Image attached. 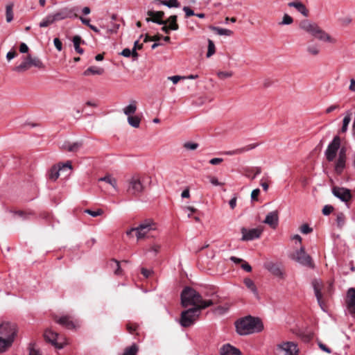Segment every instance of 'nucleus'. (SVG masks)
I'll list each match as a JSON object with an SVG mask.
<instances>
[{
	"label": "nucleus",
	"mask_w": 355,
	"mask_h": 355,
	"mask_svg": "<svg viewBox=\"0 0 355 355\" xmlns=\"http://www.w3.org/2000/svg\"><path fill=\"white\" fill-rule=\"evenodd\" d=\"M54 20H53V18L52 17V15L50 14V15H48L39 24L40 27L41 28H44V27H47L49 26V25L52 24L53 23H54Z\"/></svg>",
	"instance_id": "ea45409f"
},
{
	"label": "nucleus",
	"mask_w": 355,
	"mask_h": 355,
	"mask_svg": "<svg viewBox=\"0 0 355 355\" xmlns=\"http://www.w3.org/2000/svg\"><path fill=\"white\" fill-rule=\"evenodd\" d=\"M183 10L185 12L186 17H189L191 16L195 15L194 12L188 6L183 7Z\"/></svg>",
	"instance_id": "bf43d9fd"
},
{
	"label": "nucleus",
	"mask_w": 355,
	"mask_h": 355,
	"mask_svg": "<svg viewBox=\"0 0 355 355\" xmlns=\"http://www.w3.org/2000/svg\"><path fill=\"white\" fill-rule=\"evenodd\" d=\"M137 110V103L135 101H132L130 103L123 108V112L128 116H132L135 114Z\"/></svg>",
	"instance_id": "c756f323"
},
{
	"label": "nucleus",
	"mask_w": 355,
	"mask_h": 355,
	"mask_svg": "<svg viewBox=\"0 0 355 355\" xmlns=\"http://www.w3.org/2000/svg\"><path fill=\"white\" fill-rule=\"evenodd\" d=\"M128 123L133 128H139L141 119L138 116H129L128 117Z\"/></svg>",
	"instance_id": "4c0bfd02"
},
{
	"label": "nucleus",
	"mask_w": 355,
	"mask_h": 355,
	"mask_svg": "<svg viewBox=\"0 0 355 355\" xmlns=\"http://www.w3.org/2000/svg\"><path fill=\"white\" fill-rule=\"evenodd\" d=\"M300 28L310 34L318 40L329 43H336V40L331 37L327 33L322 30L316 23L308 19L302 20L300 23Z\"/></svg>",
	"instance_id": "20e7f679"
},
{
	"label": "nucleus",
	"mask_w": 355,
	"mask_h": 355,
	"mask_svg": "<svg viewBox=\"0 0 355 355\" xmlns=\"http://www.w3.org/2000/svg\"><path fill=\"white\" fill-rule=\"evenodd\" d=\"M55 322L68 329H75L79 327L78 321H74L70 315H62L55 318Z\"/></svg>",
	"instance_id": "2eb2a0df"
},
{
	"label": "nucleus",
	"mask_w": 355,
	"mask_h": 355,
	"mask_svg": "<svg viewBox=\"0 0 355 355\" xmlns=\"http://www.w3.org/2000/svg\"><path fill=\"white\" fill-rule=\"evenodd\" d=\"M241 268L242 269H243L244 270H245L246 272H251L252 271V267L250 266V265L247 263L246 261H243V263L241 265Z\"/></svg>",
	"instance_id": "69168bd1"
},
{
	"label": "nucleus",
	"mask_w": 355,
	"mask_h": 355,
	"mask_svg": "<svg viewBox=\"0 0 355 355\" xmlns=\"http://www.w3.org/2000/svg\"><path fill=\"white\" fill-rule=\"evenodd\" d=\"M279 216L277 211H271L268 213L263 223L268 225L272 229H275L278 225Z\"/></svg>",
	"instance_id": "412c9836"
},
{
	"label": "nucleus",
	"mask_w": 355,
	"mask_h": 355,
	"mask_svg": "<svg viewBox=\"0 0 355 355\" xmlns=\"http://www.w3.org/2000/svg\"><path fill=\"white\" fill-rule=\"evenodd\" d=\"M300 231L302 234H307L312 232L313 229L308 224H303L300 227Z\"/></svg>",
	"instance_id": "603ef678"
},
{
	"label": "nucleus",
	"mask_w": 355,
	"mask_h": 355,
	"mask_svg": "<svg viewBox=\"0 0 355 355\" xmlns=\"http://www.w3.org/2000/svg\"><path fill=\"white\" fill-rule=\"evenodd\" d=\"M260 193V190L259 189H254L252 193H251V198L252 200H257V197L259 195Z\"/></svg>",
	"instance_id": "e2e57ef3"
},
{
	"label": "nucleus",
	"mask_w": 355,
	"mask_h": 355,
	"mask_svg": "<svg viewBox=\"0 0 355 355\" xmlns=\"http://www.w3.org/2000/svg\"><path fill=\"white\" fill-rule=\"evenodd\" d=\"M215 51L216 47L214 42L211 40L208 39V50L207 53V57L210 58L215 53Z\"/></svg>",
	"instance_id": "37998d69"
},
{
	"label": "nucleus",
	"mask_w": 355,
	"mask_h": 355,
	"mask_svg": "<svg viewBox=\"0 0 355 355\" xmlns=\"http://www.w3.org/2000/svg\"><path fill=\"white\" fill-rule=\"evenodd\" d=\"M177 18L178 17L176 15H171L169 17L168 20H166L167 22L170 23L169 28H171L172 31H177L179 28V26L177 23Z\"/></svg>",
	"instance_id": "58836bf2"
},
{
	"label": "nucleus",
	"mask_w": 355,
	"mask_h": 355,
	"mask_svg": "<svg viewBox=\"0 0 355 355\" xmlns=\"http://www.w3.org/2000/svg\"><path fill=\"white\" fill-rule=\"evenodd\" d=\"M139 348L136 344H132L131 346L126 347L122 355H137Z\"/></svg>",
	"instance_id": "e433bc0d"
},
{
	"label": "nucleus",
	"mask_w": 355,
	"mask_h": 355,
	"mask_svg": "<svg viewBox=\"0 0 355 355\" xmlns=\"http://www.w3.org/2000/svg\"><path fill=\"white\" fill-rule=\"evenodd\" d=\"M223 161V159L222 158L216 157V158L211 159L209 160V163L212 165H217V164H220Z\"/></svg>",
	"instance_id": "338daca9"
},
{
	"label": "nucleus",
	"mask_w": 355,
	"mask_h": 355,
	"mask_svg": "<svg viewBox=\"0 0 355 355\" xmlns=\"http://www.w3.org/2000/svg\"><path fill=\"white\" fill-rule=\"evenodd\" d=\"M236 200L237 197L234 196L230 201L229 205L232 209H234L235 207L236 206Z\"/></svg>",
	"instance_id": "774afa93"
},
{
	"label": "nucleus",
	"mask_w": 355,
	"mask_h": 355,
	"mask_svg": "<svg viewBox=\"0 0 355 355\" xmlns=\"http://www.w3.org/2000/svg\"><path fill=\"white\" fill-rule=\"evenodd\" d=\"M148 15L151 17V18H146V21H153L159 25H166L167 24L166 21L162 20V18L164 16V12L163 11H153L149 10L147 12Z\"/></svg>",
	"instance_id": "6ab92c4d"
},
{
	"label": "nucleus",
	"mask_w": 355,
	"mask_h": 355,
	"mask_svg": "<svg viewBox=\"0 0 355 355\" xmlns=\"http://www.w3.org/2000/svg\"><path fill=\"white\" fill-rule=\"evenodd\" d=\"M160 248V245L155 243L150 246V251L154 252L155 254H157L159 252Z\"/></svg>",
	"instance_id": "13d9d810"
},
{
	"label": "nucleus",
	"mask_w": 355,
	"mask_h": 355,
	"mask_svg": "<svg viewBox=\"0 0 355 355\" xmlns=\"http://www.w3.org/2000/svg\"><path fill=\"white\" fill-rule=\"evenodd\" d=\"M257 146V144H251L249 145H247L245 146H243L242 148H236L233 150H228L223 153V154L226 155H240L242 153H244L245 152H248L249 150H251L254 148H255Z\"/></svg>",
	"instance_id": "393cba45"
},
{
	"label": "nucleus",
	"mask_w": 355,
	"mask_h": 355,
	"mask_svg": "<svg viewBox=\"0 0 355 355\" xmlns=\"http://www.w3.org/2000/svg\"><path fill=\"white\" fill-rule=\"evenodd\" d=\"M141 272L145 277L148 278L151 275L153 271L151 270L142 268L141 270Z\"/></svg>",
	"instance_id": "680f3d73"
},
{
	"label": "nucleus",
	"mask_w": 355,
	"mask_h": 355,
	"mask_svg": "<svg viewBox=\"0 0 355 355\" xmlns=\"http://www.w3.org/2000/svg\"><path fill=\"white\" fill-rule=\"evenodd\" d=\"M162 4L168 8H178L180 7V3L178 0H159Z\"/></svg>",
	"instance_id": "79ce46f5"
},
{
	"label": "nucleus",
	"mask_w": 355,
	"mask_h": 355,
	"mask_svg": "<svg viewBox=\"0 0 355 355\" xmlns=\"http://www.w3.org/2000/svg\"><path fill=\"white\" fill-rule=\"evenodd\" d=\"M158 230V225L152 218H146L141 221L137 227L136 237L137 240L144 239L145 238L154 237L153 233Z\"/></svg>",
	"instance_id": "39448f33"
},
{
	"label": "nucleus",
	"mask_w": 355,
	"mask_h": 355,
	"mask_svg": "<svg viewBox=\"0 0 355 355\" xmlns=\"http://www.w3.org/2000/svg\"><path fill=\"white\" fill-rule=\"evenodd\" d=\"M277 349L283 352L284 355H296L297 346L293 342H286L277 345Z\"/></svg>",
	"instance_id": "f3484780"
},
{
	"label": "nucleus",
	"mask_w": 355,
	"mask_h": 355,
	"mask_svg": "<svg viewBox=\"0 0 355 355\" xmlns=\"http://www.w3.org/2000/svg\"><path fill=\"white\" fill-rule=\"evenodd\" d=\"M345 303L349 313L355 314V288H350L347 290Z\"/></svg>",
	"instance_id": "a211bd4d"
},
{
	"label": "nucleus",
	"mask_w": 355,
	"mask_h": 355,
	"mask_svg": "<svg viewBox=\"0 0 355 355\" xmlns=\"http://www.w3.org/2000/svg\"><path fill=\"white\" fill-rule=\"evenodd\" d=\"M236 332L241 336L258 333L263 330V325L259 318L250 315L241 318L235 322Z\"/></svg>",
	"instance_id": "7ed1b4c3"
},
{
	"label": "nucleus",
	"mask_w": 355,
	"mask_h": 355,
	"mask_svg": "<svg viewBox=\"0 0 355 355\" xmlns=\"http://www.w3.org/2000/svg\"><path fill=\"white\" fill-rule=\"evenodd\" d=\"M350 121H351V117H350V116L349 114L346 115L344 117L343 121V126H342V128H341V131L343 132H345L347 131V127H348V125H349Z\"/></svg>",
	"instance_id": "49530a36"
},
{
	"label": "nucleus",
	"mask_w": 355,
	"mask_h": 355,
	"mask_svg": "<svg viewBox=\"0 0 355 355\" xmlns=\"http://www.w3.org/2000/svg\"><path fill=\"white\" fill-rule=\"evenodd\" d=\"M17 53L15 51H10L7 53L6 58L8 61L11 60L17 56Z\"/></svg>",
	"instance_id": "0e129e2a"
},
{
	"label": "nucleus",
	"mask_w": 355,
	"mask_h": 355,
	"mask_svg": "<svg viewBox=\"0 0 355 355\" xmlns=\"http://www.w3.org/2000/svg\"><path fill=\"white\" fill-rule=\"evenodd\" d=\"M245 176L251 178V180H254L257 175H259L261 173V167H252V168H245Z\"/></svg>",
	"instance_id": "bb28decb"
},
{
	"label": "nucleus",
	"mask_w": 355,
	"mask_h": 355,
	"mask_svg": "<svg viewBox=\"0 0 355 355\" xmlns=\"http://www.w3.org/2000/svg\"><path fill=\"white\" fill-rule=\"evenodd\" d=\"M243 282L245 286L250 289L254 295H257L258 294L257 286L251 279L245 278L244 279Z\"/></svg>",
	"instance_id": "72a5a7b5"
},
{
	"label": "nucleus",
	"mask_w": 355,
	"mask_h": 355,
	"mask_svg": "<svg viewBox=\"0 0 355 355\" xmlns=\"http://www.w3.org/2000/svg\"><path fill=\"white\" fill-rule=\"evenodd\" d=\"M78 11L77 7L63 8L53 14H51L54 21L65 19L67 18L77 17L76 12Z\"/></svg>",
	"instance_id": "9d476101"
},
{
	"label": "nucleus",
	"mask_w": 355,
	"mask_h": 355,
	"mask_svg": "<svg viewBox=\"0 0 355 355\" xmlns=\"http://www.w3.org/2000/svg\"><path fill=\"white\" fill-rule=\"evenodd\" d=\"M220 355H241V352L239 349L232 346L230 344L223 345L220 349Z\"/></svg>",
	"instance_id": "5701e85b"
},
{
	"label": "nucleus",
	"mask_w": 355,
	"mask_h": 355,
	"mask_svg": "<svg viewBox=\"0 0 355 355\" xmlns=\"http://www.w3.org/2000/svg\"><path fill=\"white\" fill-rule=\"evenodd\" d=\"M292 259L304 266L310 268L315 267L312 258L305 252L304 247H301L300 250H297L292 256Z\"/></svg>",
	"instance_id": "6e6552de"
},
{
	"label": "nucleus",
	"mask_w": 355,
	"mask_h": 355,
	"mask_svg": "<svg viewBox=\"0 0 355 355\" xmlns=\"http://www.w3.org/2000/svg\"><path fill=\"white\" fill-rule=\"evenodd\" d=\"M340 146V138L339 136H335L324 152L325 157L329 162H332L335 159Z\"/></svg>",
	"instance_id": "9b49d317"
},
{
	"label": "nucleus",
	"mask_w": 355,
	"mask_h": 355,
	"mask_svg": "<svg viewBox=\"0 0 355 355\" xmlns=\"http://www.w3.org/2000/svg\"><path fill=\"white\" fill-rule=\"evenodd\" d=\"M108 266L110 268H112L114 270V273L116 275H121L123 273L122 269L120 266V262L116 259H111L109 263Z\"/></svg>",
	"instance_id": "cd10ccee"
},
{
	"label": "nucleus",
	"mask_w": 355,
	"mask_h": 355,
	"mask_svg": "<svg viewBox=\"0 0 355 355\" xmlns=\"http://www.w3.org/2000/svg\"><path fill=\"white\" fill-rule=\"evenodd\" d=\"M84 43V41H82L80 36L76 35L73 38V43L75 48V50L77 53L79 54H83L84 52V50L80 47V43Z\"/></svg>",
	"instance_id": "473e14b6"
},
{
	"label": "nucleus",
	"mask_w": 355,
	"mask_h": 355,
	"mask_svg": "<svg viewBox=\"0 0 355 355\" xmlns=\"http://www.w3.org/2000/svg\"><path fill=\"white\" fill-rule=\"evenodd\" d=\"M66 169H72L71 162L67 161L64 164H58V165L53 166L48 172V179L53 182L56 181L60 176V173Z\"/></svg>",
	"instance_id": "f8f14e48"
},
{
	"label": "nucleus",
	"mask_w": 355,
	"mask_h": 355,
	"mask_svg": "<svg viewBox=\"0 0 355 355\" xmlns=\"http://www.w3.org/2000/svg\"><path fill=\"white\" fill-rule=\"evenodd\" d=\"M17 326L10 322H3L0 324V353L9 349L17 335Z\"/></svg>",
	"instance_id": "f03ea898"
},
{
	"label": "nucleus",
	"mask_w": 355,
	"mask_h": 355,
	"mask_svg": "<svg viewBox=\"0 0 355 355\" xmlns=\"http://www.w3.org/2000/svg\"><path fill=\"white\" fill-rule=\"evenodd\" d=\"M168 79L171 80L173 84H176L181 79H186V76H173L168 77Z\"/></svg>",
	"instance_id": "4d7b16f0"
},
{
	"label": "nucleus",
	"mask_w": 355,
	"mask_h": 355,
	"mask_svg": "<svg viewBox=\"0 0 355 355\" xmlns=\"http://www.w3.org/2000/svg\"><path fill=\"white\" fill-rule=\"evenodd\" d=\"M199 308H190L181 313L179 322L183 327H189L193 325L200 315Z\"/></svg>",
	"instance_id": "0eeeda50"
},
{
	"label": "nucleus",
	"mask_w": 355,
	"mask_h": 355,
	"mask_svg": "<svg viewBox=\"0 0 355 355\" xmlns=\"http://www.w3.org/2000/svg\"><path fill=\"white\" fill-rule=\"evenodd\" d=\"M137 327L138 325L136 324L128 323L126 325L127 330L130 334H133L137 329Z\"/></svg>",
	"instance_id": "5fc2aeb1"
},
{
	"label": "nucleus",
	"mask_w": 355,
	"mask_h": 355,
	"mask_svg": "<svg viewBox=\"0 0 355 355\" xmlns=\"http://www.w3.org/2000/svg\"><path fill=\"white\" fill-rule=\"evenodd\" d=\"M13 5L8 4L6 7V15L7 22H10L13 19Z\"/></svg>",
	"instance_id": "a19ab883"
},
{
	"label": "nucleus",
	"mask_w": 355,
	"mask_h": 355,
	"mask_svg": "<svg viewBox=\"0 0 355 355\" xmlns=\"http://www.w3.org/2000/svg\"><path fill=\"white\" fill-rule=\"evenodd\" d=\"M264 267L273 275L281 278L283 277L284 273L279 264L273 262H268L264 264Z\"/></svg>",
	"instance_id": "4be33fe9"
},
{
	"label": "nucleus",
	"mask_w": 355,
	"mask_h": 355,
	"mask_svg": "<svg viewBox=\"0 0 355 355\" xmlns=\"http://www.w3.org/2000/svg\"><path fill=\"white\" fill-rule=\"evenodd\" d=\"M289 7L295 8L299 12L303 15L304 17L309 15V10L306 6L300 1H293L288 3Z\"/></svg>",
	"instance_id": "a878e982"
},
{
	"label": "nucleus",
	"mask_w": 355,
	"mask_h": 355,
	"mask_svg": "<svg viewBox=\"0 0 355 355\" xmlns=\"http://www.w3.org/2000/svg\"><path fill=\"white\" fill-rule=\"evenodd\" d=\"M83 146V143L81 141H77L74 143H71L69 141H65L61 146V148L63 150L67 152L76 153Z\"/></svg>",
	"instance_id": "b1692460"
},
{
	"label": "nucleus",
	"mask_w": 355,
	"mask_h": 355,
	"mask_svg": "<svg viewBox=\"0 0 355 355\" xmlns=\"http://www.w3.org/2000/svg\"><path fill=\"white\" fill-rule=\"evenodd\" d=\"M180 297L181 304L184 307L194 306L193 308H199V310H202L213 304L212 300H204L198 292L189 286H186L182 290Z\"/></svg>",
	"instance_id": "f257e3e1"
},
{
	"label": "nucleus",
	"mask_w": 355,
	"mask_h": 355,
	"mask_svg": "<svg viewBox=\"0 0 355 355\" xmlns=\"http://www.w3.org/2000/svg\"><path fill=\"white\" fill-rule=\"evenodd\" d=\"M210 29L215 31L219 35L230 36L232 34V31H230L229 29H226V28H220V27L210 26Z\"/></svg>",
	"instance_id": "c9c22d12"
},
{
	"label": "nucleus",
	"mask_w": 355,
	"mask_h": 355,
	"mask_svg": "<svg viewBox=\"0 0 355 355\" xmlns=\"http://www.w3.org/2000/svg\"><path fill=\"white\" fill-rule=\"evenodd\" d=\"M332 193L334 196L345 202H347L352 198L350 190L344 187H334L332 188Z\"/></svg>",
	"instance_id": "4468645a"
},
{
	"label": "nucleus",
	"mask_w": 355,
	"mask_h": 355,
	"mask_svg": "<svg viewBox=\"0 0 355 355\" xmlns=\"http://www.w3.org/2000/svg\"><path fill=\"white\" fill-rule=\"evenodd\" d=\"M345 222V216L344 214H343V213L338 214L337 216H336V223H337L338 226L340 228H341L344 225Z\"/></svg>",
	"instance_id": "a18cd8bd"
},
{
	"label": "nucleus",
	"mask_w": 355,
	"mask_h": 355,
	"mask_svg": "<svg viewBox=\"0 0 355 355\" xmlns=\"http://www.w3.org/2000/svg\"><path fill=\"white\" fill-rule=\"evenodd\" d=\"M293 22V19L288 14H284L282 21L279 23V25H290Z\"/></svg>",
	"instance_id": "c03bdc74"
},
{
	"label": "nucleus",
	"mask_w": 355,
	"mask_h": 355,
	"mask_svg": "<svg viewBox=\"0 0 355 355\" xmlns=\"http://www.w3.org/2000/svg\"><path fill=\"white\" fill-rule=\"evenodd\" d=\"M346 159H347L344 158H338L335 165V171L337 174L340 175L343 173L344 168H345Z\"/></svg>",
	"instance_id": "7c9ffc66"
},
{
	"label": "nucleus",
	"mask_w": 355,
	"mask_h": 355,
	"mask_svg": "<svg viewBox=\"0 0 355 355\" xmlns=\"http://www.w3.org/2000/svg\"><path fill=\"white\" fill-rule=\"evenodd\" d=\"M184 147L187 150H193L198 147V144L193 142H186L184 144Z\"/></svg>",
	"instance_id": "8fccbe9b"
},
{
	"label": "nucleus",
	"mask_w": 355,
	"mask_h": 355,
	"mask_svg": "<svg viewBox=\"0 0 355 355\" xmlns=\"http://www.w3.org/2000/svg\"><path fill=\"white\" fill-rule=\"evenodd\" d=\"M104 73V69L98 67H90L87 70L84 71L85 76H88L89 74L93 75H101Z\"/></svg>",
	"instance_id": "2f4dec72"
},
{
	"label": "nucleus",
	"mask_w": 355,
	"mask_h": 355,
	"mask_svg": "<svg viewBox=\"0 0 355 355\" xmlns=\"http://www.w3.org/2000/svg\"><path fill=\"white\" fill-rule=\"evenodd\" d=\"M312 286L314 290V293L316 297L318 303L322 310H324V303L322 300V294L321 290L322 288V284L318 279H314L312 282Z\"/></svg>",
	"instance_id": "aec40b11"
},
{
	"label": "nucleus",
	"mask_w": 355,
	"mask_h": 355,
	"mask_svg": "<svg viewBox=\"0 0 355 355\" xmlns=\"http://www.w3.org/2000/svg\"><path fill=\"white\" fill-rule=\"evenodd\" d=\"M98 181L105 182L110 184L115 190H116V180L111 175H106L99 178Z\"/></svg>",
	"instance_id": "f704fd0d"
},
{
	"label": "nucleus",
	"mask_w": 355,
	"mask_h": 355,
	"mask_svg": "<svg viewBox=\"0 0 355 355\" xmlns=\"http://www.w3.org/2000/svg\"><path fill=\"white\" fill-rule=\"evenodd\" d=\"M144 190V186L137 176H133L128 180V192L132 195H138Z\"/></svg>",
	"instance_id": "ddd939ff"
},
{
	"label": "nucleus",
	"mask_w": 355,
	"mask_h": 355,
	"mask_svg": "<svg viewBox=\"0 0 355 355\" xmlns=\"http://www.w3.org/2000/svg\"><path fill=\"white\" fill-rule=\"evenodd\" d=\"M333 210H334L333 206L327 205L323 207L322 211L324 216H328L333 211Z\"/></svg>",
	"instance_id": "864d4df0"
},
{
	"label": "nucleus",
	"mask_w": 355,
	"mask_h": 355,
	"mask_svg": "<svg viewBox=\"0 0 355 355\" xmlns=\"http://www.w3.org/2000/svg\"><path fill=\"white\" fill-rule=\"evenodd\" d=\"M85 212L89 214L92 217H96L103 214V211L101 209H98L96 211H92L91 209H85Z\"/></svg>",
	"instance_id": "de8ad7c7"
},
{
	"label": "nucleus",
	"mask_w": 355,
	"mask_h": 355,
	"mask_svg": "<svg viewBox=\"0 0 355 355\" xmlns=\"http://www.w3.org/2000/svg\"><path fill=\"white\" fill-rule=\"evenodd\" d=\"M241 232L242 234L241 241H252L259 238L261 234V230L257 228L248 230L245 227H242Z\"/></svg>",
	"instance_id": "dca6fc26"
},
{
	"label": "nucleus",
	"mask_w": 355,
	"mask_h": 355,
	"mask_svg": "<svg viewBox=\"0 0 355 355\" xmlns=\"http://www.w3.org/2000/svg\"><path fill=\"white\" fill-rule=\"evenodd\" d=\"M31 67L43 69L44 65L40 58L33 57L28 54L26 56H24L21 63L15 67L12 70L18 73H23L28 70Z\"/></svg>",
	"instance_id": "423d86ee"
},
{
	"label": "nucleus",
	"mask_w": 355,
	"mask_h": 355,
	"mask_svg": "<svg viewBox=\"0 0 355 355\" xmlns=\"http://www.w3.org/2000/svg\"><path fill=\"white\" fill-rule=\"evenodd\" d=\"M339 21L342 26H347L352 23V19L350 17H345L340 19Z\"/></svg>",
	"instance_id": "3c124183"
},
{
	"label": "nucleus",
	"mask_w": 355,
	"mask_h": 355,
	"mask_svg": "<svg viewBox=\"0 0 355 355\" xmlns=\"http://www.w3.org/2000/svg\"><path fill=\"white\" fill-rule=\"evenodd\" d=\"M233 73L232 71H219L217 73V76L220 79H225L232 76Z\"/></svg>",
	"instance_id": "09e8293b"
},
{
	"label": "nucleus",
	"mask_w": 355,
	"mask_h": 355,
	"mask_svg": "<svg viewBox=\"0 0 355 355\" xmlns=\"http://www.w3.org/2000/svg\"><path fill=\"white\" fill-rule=\"evenodd\" d=\"M120 25L116 23H112L110 28L107 29V32L109 33H116L119 28Z\"/></svg>",
	"instance_id": "6e6d98bb"
},
{
	"label": "nucleus",
	"mask_w": 355,
	"mask_h": 355,
	"mask_svg": "<svg viewBox=\"0 0 355 355\" xmlns=\"http://www.w3.org/2000/svg\"><path fill=\"white\" fill-rule=\"evenodd\" d=\"M306 52L313 56H317L320 52V46L318 44H311L306 46Z\"/></svg>",
	"instance_id": "c85d7f7f"
},
{
	"label": "nucleus",
	"mask_w": 355,
	"mask_h": 355,
	"mask_svg": "<svg viewBox=\"0 0 355 355\" xmlns=\"http://www.w3.org/2000/svg\"><path fill=\"white\" fill-rule=\"evenodd\" d=\"M55 48L60 51L62 49V42L58 38H55L53 40Z\"/></svg>",
	"instance_id": "052dcab7"
},
{
	"label": "nucleus",
	"mask_w": 355,
	"mask_h": 355,
	"mask_svg": "<svg viewBox=\"0 0 355 355\" xmlns=\"http://www.w3.org/2000/svg\"><path fill=\"white\" fill-rule=\"evenodd\" d=\"M44 337L46 342L58 349L63 348L66 344L64 338L51 329H46L44 331Z\"/></svg>",
	"instance_id": "1a4fd4ad"
}]
</instances>
